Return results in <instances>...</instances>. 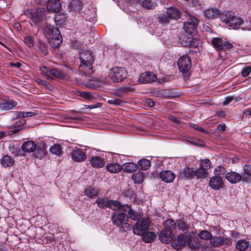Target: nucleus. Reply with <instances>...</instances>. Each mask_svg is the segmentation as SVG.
<instances>
[{
  "instance_id": "1",
  "label": "nucleus",
  "mask_w": 251,
  "mask_h": 251,
  "mask_svg": "<svg viewBox=\"0 0 251 251\" xmlns=\"http://www.w3.org/2000/svg\"><path fill=\"white\" fill-rule=\"evenodd\" d=\"M123 207L121 211L118 213H114L112 215L111 221L114 225L120 227V230L126 232L131 228V226L127 223L128 216L125 211H123Z\"/></svg>"
},
{
  "instance_id": "2",
  "label": "nucleus",
  "mask_w": 251,
  "mask_h": 251,
  "mask_svg": "<svg viewBox=\"0 0 251 251\" xmlns=\"http://www.w3.org/2000/svg\"><path fill=\"white\" fill-rule=\"evenodd\" d=\"M221 20L232 29H237L243 24V20L235 15L232 11H225L221 15Z\"/></svg>"
},
{
  "instance_id": "3",
  "label": "nucleus",
  "mask_w": 251,
  "mask_h": 251,
  "mask_svg": "<svg viewBox=\"0 0 251 251\" xmlns=\"http://www.w3.org/2000/svg\"><path fill=\"white\" fill-rule=\"evenodd\" d=\"M49 34V43L54 49L58 48L62 43V38L58 27L52 26L46 30Z\"/></svg>"
},
{
  "instance_id": "4",
  "label": "nucleus",
  "mask_w": 251,
  "mask_h": 251,
  "mask_svg": "<svg viewBox=\"0 0 251 251\" xmlns=\"http://www.w3.org/2000/svg\"><path fill=\"white\" fill-rule=\"evenodd\" d=\"M45 12V9H27L24 11V14L30 19L35 25L38 26L39 24L44 20Z\"/></svg>"
},
{
  "instance_id": "5",
  "label": "nucleus",
  "mask_w": 251,
  "mask_h": 251,
  "mask_svg": "<svg viewBox=\"0 0 251 251\" xmlns=\"http://www.w3.org/2000/svg\"><path fill=\"white\" fill-rule=\"evenodd\" d=\"M192 242V236L187 233L179 234L176 239L172 243V247L176 250H180L182 248L190 245Z\"/></svg>"
},
{
  "instance_id": "6",
  "label": "nucleus",
  "mask_w": 251,
  "mask_h": 251,
  "mask_svg": "<svg viewBox=\"0 0 251 251\" xmlns=\"http://www.w3.org/2000/svg\"><path fill=\"white\" fill-rule=\"evenodd\" d=\"M150 225L151 221L148 218L142 217L131 228L135 234L140 235L148 231Z\"/></svg>"
},
{
  "instance_id": "7",
  "label": "nucleus",
  "mask_w": 251,
  "mask_h": 251,
  "mask_svg": "<svg viewBox=\"0 0 251 251\" xmlns=\"http://www.w3.org/2000/svg\"><path fill=\"white\" fill-rule=\"evenodd\" d=\"M109 75L114 82H120L126 78L127 72L124 68L115 67L111 69Z\"/></svg>"
},
{
  "instance_id": "8",
  "label": "nucleus",
  "mask_w": 251,
  "mask_h": 251,
  "mask_svg": "<svg viewBox=\"0 0 251 251\" xmlns=\"http://www.w3.org/2000/svg\"><path fill=\"white\" fill-rule=\"evenodd\" d=\"M177 65L179 70L183 74L188 73L191 67V59L188 54L181 56L178 60Z\"/></svg>"
},
{
  "instance_id": "9",
  "label": "nucleus",
  "mask_w": 251,
  "mask_h": 251,
  "mask_svg": "<svg viewBox=\"0 0 251 251\" xmlns=\"http://www.w3.org/2000/svg\"><path fill=\"white\" fill-rule=\"evenodd\" d=\"M213 47L218 51H226L232 48V45L226 41H224L220 38H214L211 41Z\"/></svg>"
},
{
  "instance_id": "10",
  "label": "nucleus",
  "mask_w": 251,
  "mask_h": 251,
  "mask_svg": "<svg viewBox=\"0 0 251 251\" xmlns=\"http://www.w3.org/2000/svg\"><path fill=\"white\" fill-rule=\"evenodd\" d=\"M199 21L194 16H190L189 21L184 23L183 28L187 34L193 36L197 33V27Z\"/></svg>"
},
{
  "instance_id": "11",
  "label": "nucleus",
  "mask_w": 251,
  "mask_h": 251,
  "mask_svg": "<svg viewBox=\"0 0 251 251\" xmlns=\"http://www.w3.org/2000/svg\"><path fill=\"white\" fill-rule=\"evenodd\" d=\"M226 174V177L227 180L232 183H236L241 180L245 181H250L251 180V174H243L242 176L240 174Z\"/></svg>"
},
{
  "instance_id": "12",
  "label": "nucleus",
  "mask_w": 251,
  "mask_h": 251,
  "mask_svg": "<svg viewBox=\"0 0 251 251\" xmlns=\"http://www.w3.org/2000/svg\"><path fill=\"white\" fill-rule=\"evenodd\" d=\"M211 167V162L208 159H202L200 162L199 169L201 170L194 171L189 168H184L183 173H207L206 171Z\"/></svg>"
},
{
  "instance_id": "13",
  "label": "nucleus",
  "mask_w": 251,
  "mask_h": 251,
  "mask_svg": "<svg viewBox=\"0 0 251 251\" xmlns=\"http://www.w3.org/2000/svg\"><path fill=\"white\" fill-rule=\"evenodd\" d=\"M210 243L214 247H219L222 245L229 246L231 245V241L229 238H224L217 236L212 237Z\"/></svg>"
},
{
  "instance_id": "14",
  "label": "nucleus",
  "mask_w": 251,
  "mask_h": 251,
  "mask_svg": "<svg viewBox=\"0 0 251 251\" xmlns=\"http://www.w3.org/2000/svg\"><path fill=\"white\" fill-rule=\"evenodd\" d=\"M49 12L57 13L62 8V3L60 0H49L46 5Z\"/></svg>"
},
{
  "instance_id": "15",
  "label": "nucleus",
  "mask_w": 251,
  "mask_h": 251,
  "mask_svg": "<svg viewBox=\"0 0 251 251\" xmlns=\"http://www.w3.org/2000/svg\"><path fill=\"white\" fill-rule=\"evenodd\" d=\"M157 79L156 75L151 72L143 73L139 78V81L142 83H150L154 82Z\"/></svg>"
},
{
  "instance_id": "16",
  "label": "nucleus",
  "mask_w": 251,
  "mask_h": 251,
  "mask_svg": "<svg viewBox=\"0 0 251 251\" xmlns=\"http://www.w3.org/2000/svg\"><path fill=\"white\" fill-rule=\"evenodd\" d=\"M222 13L217 8H209L204 10V16L208 20H214L219 17L221 19V15Z\"/></svg>"
},
{
  "instance_id": "17",
  "label": "nucleus",
  "mask_w": 251,
  "mask_h": 251,
  "mask_svg": "<svg viewBox=\"0 0 251 251\" xmlns=\"http://www.w3.org/2000/svg\"><path fill=\"white\" fill-rule=\"evenodd\" d=\"M209 186L214 190H219L223 187L224 183L221 176L219 175L212 177L209 182Z\"/></svg>"
},
{
  "instance_id": "18",
  "label": "nucleus",
  "mask_w": 251,
  "mask_h": 251,
  "mask_svg": "<svg viewBox=\"0 0 251 251\" xmlns=\"http://www.w3.org/2000/svg\"><path fill=\"white\" fill-rule=\"evenodd\" d=\"M71 156L72 159L76 162H82L86 158L85 152L81 149L73 150L71 153Z\"/></svg>"
},
{
  "instance_id": "19",
  "label": "nucleus",
  "mask_w": 251,
  "mask_h": 251,
  "mask_svg": "<svg viewBox=\"0 0 251 251\" xmlns=\"http://www.w3.org/2000/svg\"><path fill=\"white\" fill-rule=\"evenodd\" d=\"M90 165L94 168H100L106 164L105 159L100 156H93L90 160Z\"/></svg>"
},
{
  "instance_id": "20",
  "label": "nucleus",
  "mask_w": 251,
  "mask_h": 251,
  "mask_svg": "<svg viewBox=\"0 0 251 251\" xmlns=\"http://www.w3.org/2000/svg\"><path fill=\"white\" fill-rule=\"evenodd\" d=\"M122 210L125 211V212L126 213V215L128 216V219L130 218L133 221H138V220H140V219L142 218L138 213L132 210V209L128 205H123Z\"/></svg>"
},
{
  "instance_id": "21",
  "label": "nucleus",
  "mask_w": 251,
  "mask_h": 251,
  "mask_svg": "<svg viewBox=\"0 0 251 251\" xmlns=\"http://www.w3.org/2000/svg\"><path fill=\"white\" fill-rule=\"evenodd\" d=\"M78 71L80 74L84 75L90 76L93 74V64L81 63Z\"/></svg>"
},
{
  "instance_id": "22",
  "label": "nucleus",
  "mask_w": 251,
  "mask_h": 251,
  "mask_svg": "<svg viewBox=\"0 0 251 251\" xmlns=\"http://www.w3.org/2000/svg\"><path fill=\"white\" fill-rule=\"evenodd\" d=\"M166 13L170 19L177 20L181 17V11L175 7H170L167 9Z\"/></svg>"
},
{
  "instance_id": "23",
  "label": "nucleus",
  "mask_w": 251,
  "mask_h": 251,
  "mask_svg": "<svg viewBox=\"0 0 251 251\" xmlns=\"http://www.w3.org/2000/svg\"><path fill=\"white\" fill-rule=\"evenodd\" d=\"M80 59L81 63H89L93 64L95 58L92 53L89 51H83L80 54Z\"/></svg>"
},
{
  "instance_id": "24",
  "label": "nucleus",
  "mask_w": 251,
  "mask_h": 251,
  "mask_svg": "<svg viewBox=\"0 0 251 251\" xmlns=\"http://www.w3.org/2000/svg\"><path fill=\"white\" fill-rule=\"evenodd\" d=\"M17 101L13 100H4L0 102V109L2 110H9L17 105Z\"/></svg>"
},
{
  "instance_id": "25",
  "label": "nucleus",
  "mask_w": 251,
  "mask_h": 251,
  "mask_svg": "<svg viewBox=\"0 0 251 251\" xmlns=\"http://www.w3.org/2000/svg\"><path fill=\"white\" fill-rule=\"evenodd\" d=\"M47 146L45 143L42 142L37 146L35 152L34 153L35 157L42 159L47 153Z\"/></svg>"
},
{
  "instance_id": "26",
  "label": "nucleus",
  "mask_w": 251,
  "mask_h": 251,
  "mask_svg": "<svg viewBox=\"0 0 251 251\" xmlns=\"http://www.w3.org/2000/svg\"><path fill=\"white\" fill-rule=\"evenodd\" d=\"M172 233L163 229L160 231L159 235V239L163 243H169L172 240Z\"/></svg>"
},
{
  "instance_id": "27",
  "label": "nucleus",
  "mask_w": 251,
  "mask_h": 251,
  "mask_svg": "<svg viewBox=\"0 0 251 251\" xmlns=\"http://www.w3.org/2000/svg\"><path fill=\"white\" fill-rule=\"evenodd\" d=\"M37 148L36 144L33 141L25 142L22 146L23 151L26 152H32L35 151Z\"/></svg>"
},
{
  "instance_id": "28",
  "label": "nucleus",
  "mask_w": 251,
  "mask_h": 251,
  "mask_svg": "<svg viewBox=\"0 0 251 251\" xmlns=\"http://www.w3.org/2000/svg\"><path fill=\"white\" fill-rule=\"evenodd\" d=\"M137 165L139 170L147 171L151 167V161L147 158L140 159Z\"/></svg>"
},
{
  "instance_id": "29",
  "label": "nucleus",
  "mask_w": 251,
  "mask_h": 251,
  "mask_svg": "<svg viewBox=\"0 0 251 251\" xmlns=\"http://www.w3.org/2000/svg\"><path fill=\"white\" fill-rule=\"evenodd\" d=\"M123 166L117 163L110 162L106 166V170L109 173H120Z\"/></svg>"
},
{
  "instance_id": "30",
  "label": "nucleus",
  "mask_w": 251,
  "mask_h": 251,
  "mask_svg": "<svg viewBox=\"0 0 251 251\" xmlns=\"http://www.w3.org/2000/svg\"><path fill=\"white\" fill-rule=\"evenodd\" d=\"M122 166H123L122 170L126 173H134L138 169L137 164L133 162H126Z\"/></svg>"
},
{
  "instance_id": "31",
  "label": "nucleus",
  "mask_w": 251,
  "mask_h": 251,
  "mask_svg": "<svg viewBox=\"0 0 251 251\" xmlns=\"http://www.w3.org/2000/svg\"><path fill=\"white\" fill-rule=\"evenodd\" d=\"M201 42L199 38H192L190 40L188 43V46L190 48H193L197 49V50H195L194 52L196 53L197 52L200 51V48H201ZM190 51L193 52L194 50H190Z\"/></svg>"
},
{
  "instance_id": "32",
  "label": "nucleus",
  "mask_w": 251,
  "mask_h": 251,
  "mask_svg": "<svg viewBox=\"0 0 251 251\" xmlns=\"http://www.w3.org/2000/svg\"><path fill=\"white\" fill-rule=\"evenodd\" d=\"M137 4L147 9H154L157 6L156 2L151 0H138Z\"/></svg>"
},
{
  "instance_id": "33",
  "label": "nucleus",
  "mask_w": 251,
  "mask_h": 251,
  "mask_svg": "<svg viewBox=\"0 0 251 251\" xmlns=\"http://www.w3.org/2000/svg\"><path fill=\"white\" fill-rule=\"evenodd\" d=\"M100 191L99 189L89 186L85 189L84 194L90 198H94L99 196Z\"/></svg>"
},
{
  "instance_id": "34",
  "label": "nucleus",
  "mask_w": 251,
  "mask_h": 251,
  "mask_svg": "<svg viewBox=\"0 0 251 251\" xmlns=\"http://www.w3.org/2000/svg\"><path fill=\"white\" fill-rule=\"evenodd\" d=\"M207 174H181L180 177L181 179H192L196 178L197 179L205 178L206 177Z\"/></svg>"
},
{
  "instance_id": "35",
  "label": "nucleus",
  "mask_w": 251,
  "mask_h": 251,
  "mask_svg": "<svg viewBox=\"0 0 251 251\" xmlns=\"http://www.w3.org/2000/svg\"><path fill=\"white\" fill-rule=\"evenodd\" d=\"M14 162V158L8 155H4L0 160L1 164L4 167L12 166Z\"/></svg>"
},
{
  "instance_id": "36",
  "label": "nucleus",
  "mask_w": 251,
  "mask_h": 251,
  "mask_svg": "<svg viewBox=\"0 0 251 251\" xmlns=\"http://www.w3.org/2000/svg\"><path fill=\"white\" fill-rule=\"evenodd\" d=\"M70 6L71 10L79 12L82 9L83 3L80 0H73Z\"/></svg>"
},
{
  "instance_id": "37",
  "label": "nucleus",
  "mask_w": 251,
  "mask_h": 251,
  "mask_svg": "<svg viewBox=\"0 0 251 251\" xmlns=\"http://www.w3.org/2000/svg\"><path fill=\"white\" fill-rule=\"evenodd\" d=\"M250 242L245 239L239 240L235 244L237 250L240 251H244L248 248Z\"/></svg>"
},
{
  "instance_id": "38",
  "label": "nucleus",
  "mask_w": 251,
  "mask_h": 251,
  "mask_svg": "<svg viewBox=\"0 0 251 251\" xmlns=\"http://www.w3.org/2000/svg\"><path fill=\"white\" fill-rule=\"evenodd\" d=\"M176 224L172 219H169L166 220L164 223V228L163 229L167 230L172 233L176 229Z\"/></svg>"
},
{
  "instance_id": "39",
  "label": "nucleus",
  "mask_w": 251,
  "mask_h": 251,
  "mask_svg": "<svg viewBox=\"0 0 251 251\" xmlns=\"http://www.w3.org/2000/svg\"><path fill=\"white\" fill-rule=\"evenodd\" d=\"M49 73L52 76L60 79L65 78L66 76L65 73L57 68H53L50 69Z\"/></svg>"
},
{
  "instance_id": "40",
  "label": "nucleus",
  "mask_w": 251,
  "mask_h": 251,
  "mask_svg": "<svg viewBox=\"0 0 251 251\" xmlns=\"http://www.w3.org/2000/svg\"><path fill=\"white\" fill-rule=\"evenodd\" d=\"M142 236V240L146 243H151L153 242L156 238V235L153 232L146 231Z\"/></svg>"
},
{
  "instance_id": "41",
  "label": "nucleus",
  "mask_w": 251,
  "mask_h": 251,
  "mask_svg": "<svg viewBox=\"0 0 251 251\" xmlns=\"http://www.w3.org/2000/svg\"><path fill=\"white\" fill-rule=\"evenodd\" d=\"M50 151L51 153L58 156H60L63 153L62 147L59 144H54L51 146L50 148Z\"/></svg>"
},
{
  "instance_id": "42",
  "label": "nucleus",
  "mask_w": 251,
  "mask_h": 251,
  "mask_svg": "<svg viewBox=\"0 0 251 251\" xmlns=\"http://www.w3.org/2000/svg\"><path fill=\"white\" fill-rule=\"evenodd\" d=\"M160 178L164 182L169 183L175 178V174H159Z\"/></svg>"
},
{
  "instance_id": "43",
  "label": "nucleus",
  "mask_w": 251,
  "mask_h": 251,
  "mask_svg": "<svg viewBox=\"0 0 251 251\" xmlns=\"http://www.w3.org/2000/svg\"><path fill=\"white\" fill-rule=\"evenodd\" d=\"M123 205H121L119 201L114 200H110L108 206V208L113 210H118L119 212L121 211V209Z\"/></svg>"
},
{
  "instance_id": "44",
  "label": "nucleus",
  "mask_w": 251,
  "mask_h": 251,
  "mask_svg": "<svg viewBox=\"0 0 251 251\" xmlns=\"http://www.w3.org/2000/svg\"><path fill=\"white\" fill-rule=\"evenodd\" d=\"M54 21L56 25H62L65 23V15L64 14H57L54 16Z\"/></svg>"
},
{
  "instance_id": "45",
  "label": "nucleus",
  "mask_w": 251,
  "mask_h": 251,
  "mask_svg": "<svg viewBox=\"0 0 251 251\" xmlns=\"http://www.w3.org/2000/svg\"><path fill=\"white\" fill-rule=\"evenodd\" d=\"M75 94L86 100H91L94 99V97L89 92L77 91Z\"/></svg>"
},
{
  "instance_id": "46",
  "label": "nucleus",
  "mask_w": 251,
  "mask_h": 251,
  "mask_svg": "<svg viewBox=\"0 0 251 251\" xmlns=\"http://www.w3.org/2000/svg\"><path fill=\"white\" fill-rule=\"evenodd\" d=\"M154 96L158 98L171 97L169 94V91L165 89L156 90L152 92Z\"/></svg>"
},
{
  "instance_id": "47",
  "label": "nucleus",
  "mask_w": 251,
  "mask_h": 251,
  "mask_svg": "<svg viewBox=\"0 0 251 251\" xmlns=\"http://www.w3.org/2000/svg\"><path fill=\"white\" fill-rule=\"evenodd\" d=\"M158 21L159 23L163 25H167L170 23V18L167 14H163L158 15Z\"/></svg>"
},
{
  "instance_id": "48",
  "label": "nucleus",
  "mask_w": 251,
  "mask_h": 251,
  "mask_svg": "<svg viewBox=\"0 0 251 251\" xmlns=\"http://www.w3.org/2000/svg\"><path fill=\"white\" fill-rule=\"evenodd\" d=\"M176 226L179 230L183 231L187 230L190 228V226L187 223H185L181 219H179L176 221Z\"/></svg>"
},
{
  "instance_id": "49",
  "label": "nucleus",
  "mask_w": 251,
  "mask_h": 251,
  "mask_svg": "<svg viewBox=\"0 0 251 251\" xmlns=\"http://www.w3.org/2000/svg\"><path fill=\"white\" fill-rule=\"evenodd\" d=\"M110 200L105 198H98L96 201V203L98 206L102 208L108 207Z\"/></svg>"
},
{
  "instance_id": "50",
  "label": "nucleus",
  "mask_w": 251,
  "mask_h": 251,
  "mask_svg": "<svg viewBox=\"0 0 251 251\" xmlns=\"http://www.w3.org/2000/svg\"><path fill=\"white\" fill-rule=\"evenodd\" d=\"M198 235L200 239L204 240H210L212 237V234L206 230H203L200 231Z\"/></svg>"
},
{
  "instance_id": "51",
  "label": "nucleus",
  "mask_w": 251,
  "mask_h": 251,
  "mask_svg": "<svg viewBox=\"0 0 251 251\" xmlns=\"http://www.w3.org/2000/svg\"><path fill=\"white\" fill-rule=\"evenodd\" d=\"M38 48L44 55H46L48 54V46L46 43L39 40L38 41Z\"/></svg>"
},
{
  "instance_id": "52",
  "label": "nucleus",
  "mask_w": 251,
  "mask_h": 251,
  "mask_svg": "<svg viewBox=\"0 0 251 251\" xmlns=\"http://www.w3.org/2000/svg\"><path fill=\"white\" fill-rule=\"evenodd\" d=\"M131 178L135 183H141L144 179V174H133Z\"/></svg>"
},
{
  "instance_id": "53",
  "label": "nucleus",
  "mask_w": 251,
  "mask_h": 251,
  "mask_svg": "<svg viewBox=\"0 0 251 251\" xmlns=\"http://www.w3.org/2000/svg\"><path fill=\"white\" fill-rule=\"evenodd\" d=\"M25 44L29 48H32L34 46V40L32 37L27 36L24 39Z\"/></svg>"
},
{
  "instance_id": "54",
  "label": "nucleus",
  "mask_w": 251,
  "mask_h": 251,
  "mask_svg": "<svg viewBox=\"0 0 251 251\" xmlns=\"http://www.w3.org/2000/svg\"><path fill=\"white\" fill-rule=\"evenodd\" d=\"M190 126L194 129H195L196 130H197L198 131L207 133V131L203 129L202 127H199V125L197 124H194V123H190L189 125Z\"/></svg>"
},
{
  "instance_id": "55",
  "label": "nucleus",
  "mask_w": 251,
  "mask_h": 251,
  "mask_svg": "<svg viewBox=\"0 0 251 251\" xmlns=\"http://www.w3.org/2000/svg\"><path fill=\"white\" fill-rule=\"evenodd\" d=\"M251 72V67H246L245 68H244L241 72L242 75L243 77H247L250 75Z\"/></svg>"
},
{
  "instance_id": "56",
  "label": "nucleus",
  "mask_w": 251,
  "mask_h": 251,
  "mask_svg": "<svg viewBox=\"0 0 251 251\" xmlns=\"http://www.w3.org/2000/svg\"><path fill=\"white\" fill-rule=\"evenodd\" d=\"M26 123V120L24 119H21L18 121L15 122L14 126L15 128H20L24 126Z\"/></svg>"
},
{
  "instance_id": "57",
  "label": "nucleus",
  "mask_w": 251,
  "mask_h": 251,
  "mask_svg": "<svg viewBox=\"0 0 251 251\" xmlns=\"http://www.w3.org/2000/svg\"><path fill=\"white\" fill-rule=\"evenodd\" d=\"M9 149V151H11V152L13 154H15V155H18L19 154L18 152L20 151V149H19L18 147H16L15 148L14 145H10Z\"/></svg>"
},
{
  "instance_id": "58",
  "label": "nucleus",
  "mask_w": 251,
  "mask_h": 251,
  "mask_svg": "<svg viewBox=\"0 0 251 251\" xmlns=\"http://www.w3.org/2000/svg\"><path fill=\"white\" fill-rule=\"evenodd\" d=\"M191 143L196 146L204 147L205 145V142L202 140L195 139Z\"/></svg>"
},
{
  "instance_id": "59",
  "label": "nucleus",
  "mask_w": 251,
  "mask_h": 251,
  "mask_svg": "<svg viewBox=\"0 0 251 251\" xmlns=\"http://www.w3.org/2000/svg\"><path fill=\"white\" fill-rule=\"evenodd\" d=\"M35 3L39 5L45 6L46 5L49 0H34Z\"/></svg>"
},
{
  "instance_id": "60",
  "label": "nucleus",
  "mask_w": 251,
  "mask_h": 251,
  "mask_svg": "<svg viewBox=\"0 0 251 251\" xmlns=\"http://www.w3.org/2000/svg\"><path fill=\"white\" fill-rule=\"evenodd\" d=\"M107 103L111 104L119 105L121 104V100L117 99H111V100H109L107 101Z\"/></svg>"
},
{
  "instance_id": "61",
  "label": "nucleus",
  "mask_w": 251,
  "mask_h": 251,
  "mask_svg": "<svg viewBox=\"0 0 251 251\" xmlns=\"http://www.w3.org/2000/svg\"><path fill=\"white\" fill-rule=\"evenodd\" d=\"M23 111H16L13 113V119H17L19 118H23Z\"/></svg>"
},
{
  "instance_id": "62",
  "label": "nucleus",
  "mask_w": 251,
  "mask_h": 251,
  "mask_svg": "<svg viewBox=\"0 0 251 251\" xmlns=\"http://www.w3.org/2000/svg\"><path fill=\"white\" fill-rule=\"evenodd\" d=\"M170 120L176 124H180L181 123V119L180 118H177L175 116H171L170 117Z\"/></svg>"
},
{
  "instance_id": "63",
  "label": "nucleus",
  "mask_w": 251,
  "mask_h": 251,
  "mask_svg": "<svg viewBox=\"0 0 251 251\" xmlns=\"http://www.w3.org/2000/svg\"><path fill=\"white\" fill-rule=\"evenodd\" d=\"M233 99L234 97L233 96L226 97L225 98V100L223 101V103L224 105H227Z\"/></svg>"
},
{
  "instance_id": "64",
  "label": "nucleus",
  "mask_w": 251,
  "mask_h": 251,
  "mask_svg": "<svg viewBox=\"0 0 251 251\" xmlns=\"http://www.w3.org/2000/svg\"><path fill=\"white\" fill-rule=\"evenodd\" d=\"M145 102L150 107H153L155 105L154 101L152 100L151 99H146L145 100Z\"/></svg>"
}]
</instances>
